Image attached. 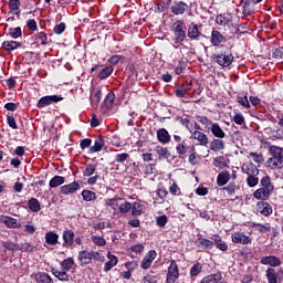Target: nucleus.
Returning <instances> with one entry per match:
<instances>
[{
    "label": "nucleus",
    "mask_w": 283,
    "mask_h": 283,
    "mask_svg": "<svg viewBox=\"0 0 283 283\" xmlns=\"http://www.w3.org/2000/svg\"><path fill=\"white\" fill-rule=\"evenodd\" d=\"M176 150H177V154H179V156L187 154V145L185 144V142H182L181 144H178L176 147Z\"/></svg>",
    "instance_id": "62"
},
{
    "label": "nucleus",
    "mask_w": 283,
    "mask_h": 283,
    "mask_svg": "<svg viewBox=\"0 0 283 283\" xmlns=\"http://www.w3.org/2000/svg\"><path fill=\"white\" fill-rule=\"evenodd\" d=\"M196 244L199 249H205V250L213 249V235L210 238V240L206 238H199L196 241Z\"/></svg>",
    "instance_id": "21"
},
{
    "label": "nucleus",
    "mask_w": 283,
    "mask_h": 283,
    "mask_svg": "<svg viewBox=\"0 0 283 283\" xmlns=\"http://www.w3.org/2000/svg\"><path fill=\"white\" fill-rule=\"evenodd\" d=\"M265 275L269 283H277V272H275V269L269 268L265 272Z\"/></svg>",
    "instance_id": "41"
},
{
    "label": "nucleus",
    "mask_w": 283,
    "mask_h": 283,
    "mask_svg": "<svg viewBox=\"0 0 283 283\" xmlns=\"http://www.w3.org/2000/svg\"><path fill=\"white\" fill-rule=\"evenodd\" d=\"M74 266V258L70 256L61 262L62 271H70Z\"/></svg>",
    "instance_id": "43"
},
{
    "label": "nucleus",
    "mask_w": 283,
    "mask_h": 283,
    "mask_svg": "<svg viewBox=\"0 0 283 283\" xmlns=\"http://www.w3.org/2000/svg\"><path fill=\"white\" fill-rule=\"evenodd\" d=\"M2 50H6V52H12L13 50H17L18 48H21V42L10 40L4 41L1 44Z\"/></svg>",
    "instance_id": "24"
},
{
    "label": "nucleus",
    "mask_w": 283,
    "mask_h": 283,
    "mask_svg": "<svg viewBox=\"0 0 283 283\" xmlns=\"http://www.w3.org/2000/svg\"><path fill=\"white\" fill-rule=\"evenodd\" d=\"M106 258L108 261L104 264V272L109 273V271H112L113 268L118 264V258L112 254V252H107Z\"/></svg>",
    "instance_id": "15"
},
{
    "label": "nucleus",
    "mask_w": 283,
    "mask_h": 283,
    "mask_svg": "<svg viewBox=\"0 0 283 283\" xmlns=\"http://www.w3.org/2000/svg\"><path fill=\"white\" fill-rule=\"evenodd\" d=\"M44 238L46 244H50V247H56L59 244V234L54 231L46 232Z\"/></svg>",
    "instance_id": "23"
},
{
    "label": "nucleus",
    "mask_w": 283,
    "mask_h": 283,
    "mask_svg": "<svg viewBox=\"0 0 283 283\" xmlns=\"http://www.w3.org/2000/svg\"><path fill=\"white\" fill-rule=\"evenodd\" d=\"M118 209L122 214L129 213V211H132V203L129 201H125L118 206Z\"/></svg>",
    "instance_id": "49"
},
{
    "label": "nucleus",
    "mask_w": 283,
    "mask_h": 283,
    "mask_svg": "<svg viewBox=\"0 0 283 283\" xmlns=\"http://www.w3.org/2000/svg\"><path fill=\"white\" fill-rule=\"evenodd\" d=\"M74 238H75V234L73 230H64L62 234V240H63L62 245L64 247V249H70L71 247L74 245Z\"/></svg>",
    "instance_id": "9"
},
{
    "label": "nucleus",
    "mask_w": 283,
    "mask_h": 283,
    "mask_svg": "<svg viewBox=\"0 0 283 283\" xmlns=\"http://www.w3.org/2000/svg\"><path fill=\"white\" fill-rule=\"evenodd\" d=\"M258 175H250L247 179L248 187H258V182H260V179L255 177Z\"/></svg>",
    "instance_id": "55"
},
{
    "label": "nucleus",
    "mask_w": 283,
    "mask_h": 283,
    "mask_svg": "<svg viewBox=\"0 0 283 283\" xmlns=\"http://www.w3.org/2000/svg\"><path fill=\"white\" fill-rule=\"evenodd\" d=\"M61 185H65V177L57 175L54 176L49 182V187L51 189H56V187H61Z\"/></svg>",
    "instance_id": "31"
},
{
    "label": "nucleus",
    "mask_w": 283,
    "mask_h": 283,
    "mask_svg": "<svg viewBox=\"0 0 283 283\" xmlns=\"http://www.w3.org/2000/svg\"><path fill=\"white\" fill-rule=\"evenodd\" d=\"M77 260L80 262V266H87V264H92V254L91 251L82 250L77 254Z\"/></svg>",
    "instance_id": "13"
},
{
    "label": "nucleus",
    "mask_w": 283,
    "mask_h": 283,
    "mask_svg": "<svg viewBox=\"0 0 283 283\" xmlns=\"http://www.w3.org/2000/svg\"><path fill=\"white\" fill-rule=\"evenodd\" d=\"M261 264H268L269 266H281L282 261L275 255L263 256L260 260Z\"/></svg>",
    "instance_id": "16"
},
{
    "label": "nucleus",
    "mask_w": 283,
    "mask_h": 283,
    "mask_svg": "<svg viewBox=\"0 0 283 283\" xmlns=\"http://www.w3.org/2000/svg\"><path fill=\"white\" fill-rule=\"evenodd\" d=\"M9 10L12 14L19 17L21 14V1L20 0H9Z\"/></svg>",
    "instance_id": "29"
},
{
    "label": "nucleus",
    "mask_w": 283,
    "mask_h": 283,
    "mask_svg": "<svg viewBox=\"0 0 283 283\" xmlns=\"http://www.w3.org/2000/svg\"><path fill=\"white\" fill-rule=\"evenodd\" d=\"M241 170L243 174H247V176H258V174H260V169H258V166L253 163L243 164Z\"/></svg>",
    "instance_id": "17"
},
{
    "label": "nucleus",
    "mask_w": 283,
    "mask_h": 283,
    "mask_svg": "<svg viewBox=\"0 0 283 283\" xmlns=\"http://www.w3.org/2000/svg\"><path fill=\"white\" fill-rule=\"evenodd\" d=\"M0 222L1 224H6L8 229H21V222L12 217L1 216Z\"/></svg>",
    "instance_id": "8"
},
{
    "label": "nucleus",
    "mask_w": 283,
    "mask_h": 283,
    "mask_svg": "<svg viewBox=\"0 0 283 283\" xmlns=\"http://www.w3.org/2000/svg\"><path fill=\"white\" fill-rule=\"evenodd\" d=\"M179 275L180 274L178 272V264L176 263V261H171L170 265L168 268L166 282L167 283H175L176 280H178Z\"/></svg>",
    "instance_id": "6"
},
{
    "label": "nucleus",
    "mask_w": 283,
    "mask_h": 283,
    "mask_svg": "<svg viewBox=\"0 0 283 283\" xmlns=\"http://www.w3.org/2000/svg\"><path fill=\"white\" fill-rule=\"evenodd\" d=\"M18 251H22L23 253H34L36 248L32 243L24 242L18 245Z\"/></svg>",
    "instance_id": "35"
},
{
    "label": "nucleus",
    "mask_w": 283,
    "mask_h": 283,
    "mask_svg": "<svg viewBox=\"0 0 283 283\" xmlns=\"http://www.w3.org/2000/svg\"><path fill=\"white\" fill-rule=\"evenodd\" d=\"M202 273V265L200 263H196L191 269H190V275L191 277H196Z\"/></svg>",
    "instance_id": "51"
},
{
    "label": "nucleus",
    "mask_w": 283,
    "mask_h": 283,
    "mask_svg": "<svg viewBox=\"0 0 283 283\" xmlns=\"http://www.w3.org/2000/svg\"><path fill=\"white\" fill-rule=\"evenodd\" d=\"M103 147H105V138L103 136H97L94 145L90 147L88 154H98V151H103Z\"/></svg>",
    "instance_id": "14"
},
{
    "label": "nucleus",
    "mask_w": 283,
    "mask_h": 283,
    "mask_svg": "<svg viewBox=\"0 0 283 283\" xmlns=\"http://www.w3.org/2000/svg\"><path fill=\"white\" fill-rule=\"evenodd\" d=\"M189 6L186 2L178 1V2H175V6L171 7V12L172 14H176V15L185 14Z\"/></svg>",
    "instance_id": "22"
},
{
    "label": "nucleus",
    "mask_w": 283,
    "mask_h": 283,
    "mask_svg": "<svg viewBox=\"0 0 283 283\" xmlns=\"http://www.w3.org/2000/svg\"><path fill=\"white\" fill-rule=\"evenodd\" d=\"M210 43H212L214 48H218L220 43H224V35H222V33H220V31L218 30H212L211 36H210Z\"/></svg>",
    "instance_id": "20"
},
{
    "label": "nucleus",
    "mask_w": 283,
    "mask_h": 283,
    "mask_svg": "<svg viewBox=\"0 0 283 283\" xmlns=\"http://www.w3.org/2000/svg\"><path fill=\"white\" fill-rule=\"evenodd\" d=\"M129 158V154L127 153H122L117 154L115 157V163H125Z\"/></svg>",
    "instance_id": "61"
},
{
    "label": "nucleus",
    "mask_w": 283,
    "mask_h": 283,
    "mask_svg": "<svg viewBox=\"0 0 283 283\" xmlns=\"http://www.w3.org/2000/svg\"><path fill=\"white\" fill-rule=\"evenodd\" d=\"M233 54L231 53H214L212 55V61L218 63L221 67H229L233 63Z\"/></svg>",
    "instance_id": "4"
},
{
    "label": "nucleus",
    "mask_w": 283,
    "mask_h": 283,
    "mask_svg": "<svg viewBox=\"0 0 283 283\" xmlns=\"http://www.w3.org/2000/svg\"><path fill=\"white\" fill-rule=\"evenodd\" d=\"M3 249H7L8 251H19V244L12 242V241H2Z\"/></svg>",
    "instance_id": "47"
},
{
    "label": "nucleus",
    "mask_w": 283,
    "mask_h": 283,
    "mask_svg": "<svg viewBox=\"0 0 283 283\" xmlns=\"http://www.w3.org/2000/svg\"><path fill=\"white\" fill-rule=\"evenodd\" d=\"M94 171H96V165L88 164V165H86V167L83 171V176L90 177L94 174Z\"/></svg>",
    "instance_id": "54"
},
{
    "label": "nucleus",
    "mask_w": 283,
    "mask_h": 283,
    "mask_svg": "<svg viewBox=\"0 0 283 283\" xmlns=\"http://www.w3.org/2000/svg\"><path fill=\"white\" fill-rule=\"evenodd\" d=\"M7 124L11 129H19V126L17 125V119H14V116L8 114L7 115Z\"/></svg>",
    "instance_id": "57"
},
{
    "label": "nucleus",
    "mask_w": 283,
    "mask_h": 283,
    "mask_svg": "<svg viewBox=\"0 0 283 283\" xmlns=\"http://www.w3.org/2000/svg\"><path fill=\"white\" fill-rule=\"evenodd\" d=\"M114 101H116V94H114V92H109L103 102L104 106L107 108L112 107V105H114Z\"/></svg>",
    "instance_id": "46"
},
{
    "label": "nucleus",
    "mask_w": 283,
    "mask_h": 283,
    "mask_svg": "<svg viewBox=\"0 0 283 283\" xmlns=\"http://www.w3.org/2000/svg\"><path fill=\"white\" fill-rule=\"evenodd\" d=\"M210 149L211 151H222L224 149V142L222 139H213L210 143Z\"/></svg>",
    "instance_id": "39"
},
{
    "label": "nucleus",
    "mask_w": 283,
    "mask_h": 283,
    "mask_svg": "<svg viewBox=\"0 0 283 283\" xmlns=\"http://www.w3.org/2000/svg\"><path fill=\"white\" fill-rule=\"evenodd\" d=\"M80 147L81 149L85 150L87 149L88 147H92V139L90 138H84L80 142Z\"/></svg>",
    "instance_id": "63"
},
{
    "label": "nucleus",
    "mask_w": 283,
    "mask_h": 283,
    "mask_svg": "<svg viewBox=\"0 0 283 283\" xmlns=\"http://www.w3.org/2000/svg\"><path fill=\"white\" fill-rule=\"evenodd\" d=\"M118 200H123V198L114 197L112 199H106L105 207H111L116 210V207H118Z\"/></svg>",
    "instance_id": "48"
},
{
    "label": "nucleus",
    "mask_w": 283,
    "mask_h": 283,
    "mask_svg": "<svg viewBox=\"0 0 283 283\" xmlns=\"http://www.w3.org/2000/svg\"><path fill=\"white\" fill-rule=\"evenodd\" d=\"M157 138L159 143H163L164 145H167V143H170L171 136L169 135V132L165 128H160L157 130Z\"/></svg>",
    "instance_id": "25"
},
{
    "label": "nucleus",
    "mask_w": 283,
    "mask_h": 283,
    "mask_svg": "<svg viewBox=\"0 0 283 283\" xmlns=\"http://www.w3.org/2000/svg\"><path fill=\"white\" fill-rule=\"evenodd\" d=\"M235 189H238L235 182H230L227 187H223V191H227L229 196H233V193H235Z\"/></svg>",
    "instance_id": "60"
},
{
    "label": "nucleus",
    "mask_w": 283,
    "mask_h": 283,
    "mask_svg": "<svg viewBox=\"0 0 283 283\" xmlns=\"http://www.w3.org/2000/svg\"><path fill=\"white\" fill-rule=\"evenodd\" d=\"M76 191H81V184L77 181L60 187V193H62V196H70L72 193H76Z\"/></svg>",
    "instance_id": "5"
},
{
    "label": "nucleus",
    "mask_w": 283,
    "mask_h": 283,
    "mask_svg": "<svg viewBox=\"0 0 283 283\" xmlns=\"http://www.w3.org/2000/svg\"><path fill=\"white\" fill-rule=\"evenodd\" d=\"M35 282L38 283H52V276L45 272H39L35 274Z\"/></svg>",
    "instance_id": "36"
},
{
    "label": "nucleus",
    "mask_w": 283,
    "mask_h": 283,
    "mask_svg": "<svg viewBox=\"0 0 283 283\" xmlns=\"http://www.w3.org/2000/svg\"><path fill=\"white\" fill-rule=\"evenodd\" d=\"M273 192H271L270 190H266V188H259L253 192V197L256 200H269L271 198V195Z\"/></svg>",
    "instance_id": "19"
},
{
    "label": "nucleus",
    "mask_w": 283,
    "mask_h": 283,
    "mask_svg": "<svg viewBox=\"0 0 283 283\" xmlns=\"http://www.w3.org/2000/svg\"><path fill=\"white\" fill-rule=\"evenodd\" d=\"M210 129L212 136H214L216 138H224L227 136V134L224 133V130H222L218 123L212 124Z\"/></svg>",
    "instance_id": "32"
},
{
    "label": "nucleus",
    "mask_w": 283,
    "mask_h": 283,
    "mask_svg": "<svg viewBox=\"0 0 283 283\" xmlns=\"http://www.w3.org/2000/svg\"><path fill=\"white\" fill-rule=\"evenodd\" d=\"M228 163H229V160H227V158H224L223 156H219V157L214 158V160H213V165L218 169H226V167H229Z\"/></svg>",
    "instance_id": "37"
},
{
    "label": "nucleus",
    "mask_w": 283,
    "mask_h": 283,
    "mask_svg": "<svg viewBox=\"0 0 283 283\" xmlns=\"http://www.w3.org/2000/svg\"><path fill=\"white\" fill-rule=\"evenodd\" d=\"M216 23L218 25H223V28H229L231 25V18L227 15L219 14L216 18Z\"/></svg>",
    "instance_id": "38"
},
{
    "label": "nucleus",
    "mask_w": 283,
    "mask_h": 283,
    "mask_svg": "<svg viewBox=\"0 0 283 283\" xmlns=\"http://www.w3.org/2000/svg\"><path fill=\"white\" fill-rule=\"evenodd\" d=\"M51 273H53L54 277H57L60 282H70V275L65 270L59 271L53 268L51 269Z\"/></svg>",
    "instance_id": "28"
},
{
    "label": "nucleus",
    "mask_w": 283,
    "mask_h": 283,
    "mask_svg": "<svg viewBox=\"0 0 283 283\" xmlns=\"http://www.w3.org/2000/svg\"><path fill=\"white\" fill-rule=\"evenodd\" d=\"M143 283H158V276L155 275L154 272H150L146 276H144Z\"/></svg>",
    "instance_id": "53"
},
{
    "label": "nucleus",
    "mask_w": 283,
    "mask_h": 283,
    "mask_svg": "<svg viewBox=\"0 0 283 283\" xmlns=\"http://www.w3.org/2000/svg\"><path fill=\"white\" fill-rule=\"evenodd\" d=\"M256 208L259 213H261V216H265V218H269V216L273 213V207H271V205L264 200L259 201L256 203Z\"/></svg>",
    "instance_id": "12"
},
{
    "label": "nucleus",
    "mask_w": 283,
    "mask_h": 283,
    "mask_svg": "<svg viewBox=\"0 0 283 283\" xmlns=\"http://www.w3.org/2000/svg\"><path fill=\"white\" fill-rule=\"evenodd\" d=\"M158 253L156 250H150L148 253H146L144 261H143V269H149L153 264V262L156 260V256Z\"/></svg>",
    "instance_id": "18"
},
{
    "label": "nucleus",
    "mask_w": 283,
    "mask_h": 283,
    "mask_svg": "<svg viewBox=\"0 0 283 283\" xmlns=\"http://www.w3.org/2000/svg\"><path fill=\"white\" fill-rule=\"evenodd\" d=\"M261 188L262 189H266L268 191L272 192L273 193V184L271 182V177L269 176H264L262 179H261Z\"/></svg>",
    "instance_id": "40"
},
{
    "label": "nucleus",
    "mask_w": 283,
    "mask_h": 283,
    "mask_svg": "<svg viewBox=\"0 0 283 283\" xmlns=\"http://www.w3.org/2000/svg\"><path fill=\"white\" fill-rule=\"evenodd\" d=\"M190 138L192 140H198V143H199V145H201V147H207V145H209V137L200 130L192 132Z\"/></svg>",
    "instance_id": "11"
},
{
    "label": "nucleus",
    "mask_w": 283,
    "mask_h": 283,
    "mask_svg": "<svg viewBox=\"0 0 283 283\" xmlns=\"http://www.w3.org/2000/svg\"><path fill=\"white\" fill-rule=\"evenodd\" d=\"M229 180H231V174L229 171H222L217 177V185L218 187H224Z\"/></svg>",
    "instance_id": "27"
},
{
    "label": "nucleus",
    "mask_w": 283,
    "mask_h": 283,
    "mask_svg": "<svg viewBox=\"0 0 283 283\" xmlns=\"http://www.w3.org/2000/svg\"><path fill=\"white\" fill-rule=\"evenodd\" d=\"M200 28H202V25H198L193 22L189 25V28H188V38H189L190 41H198L200 39V36H205L200 32Z\"/></svg>",
    "instance_id": "7"
},
{
    "label": "nucleus",
    "mask_w": 283,
    "mask_h": 283,
    "mask_svg": "<svg viewBox=\"0 0 283 283\" xmlns=\"http://www.w3.org/2000/svg\"><path fill=\"white\" fill-rule=\"evenodd\" d=\"M8 35L11 36V39H21V36H23V31L21 30V27L10 28Z\"/></svg>",
    "instance_id": "42"
},
{
    "label": "nucleus",
    "mask_w": 283,
    "mask_h": 283,
    "mask_svg": "<svg viewBox=\"0 0 283 283\" xmlns=\"http://www.w3.org/2000/svg\"><path fill=\"white\" fill-rule=\"evenodd\" d=\"M35 41H41V45H48V34L45 32L35 34Z\"/></svg>",
    "instance_id": "56"
},
{
    "label": "nucleus",
    "mask_w": 283,
    "mask_h": 283,
    "mask_svg": "<svg viewBox=\"0 0 283 283\" xmlns=\"http://www.w3.org/2000/svg\"><path fill=\"white\" fill-rule=\"evenodd\" d=\"M81 196H82L84 202H94V200H96L98 198V196H96V192H94L92 190H83L81 192Z\"/></svg>",
    "instance_id": "33"
},
{
    "label": "nucleus",
    "mask_w": 283,
    "mask_h": 283,
    "mask_svg": "<svg viewBox=\"0 0 283 283\" xmlns=\"http://www.w3.org/2000/svg\"><path fill=\"white\" fill-rule=\"evenodd\" d=\"M172 32L175 33V43H182L187 38V33L185 32V21H176L172 25Z\"/></svg>",
    "instance_id": "3"
},
{
    "label": "nucleus",
    "mask_w": 283,
    "mask_h": 283,
    "mask_svg": "<svg viewBox=\"0 0 283 283\" xmlns=\"http://www.w3.org/2000/svg\"><path fill=\"white\" fill-rule=\"evenodd\" d=\"M28 209L32 211L33 213H39L41 211V202H39V199L32 197L28 200Z\"/></svg>",
    "instance_id": "26"
},
{
    "label": "nucleus",
    "mask_w": 283,
    "mask_h": 283,
    "mask_svg": "<svg viewBox=\"0 0 283 283\" xmlns=\"http://www.w3.org/2000/svg\"><path fill=\"white\" fill-rule=\"evenodd\" d=\"M213 244L219 251H229V245H227V242L222 241V238L218 234L213 235Z\"/></svg>",
    "instance_id": "30"
},
{
    "label": "nucleus",
    "mask_w": 283,
    "mask_h": 283,
    "mask_svg": "<svg viewBox=\"0 0 283 283\" xmlns=\"http://www.w3.org/2000/svg\"><path fill=\"white\" fill-rule=\"evenodd\" d=\"M156 154L160 156L161 158H169L171 156V153H169V149L167 147L157 146L155 148Z\"/></svg>",
    "instance_id": "45"
},
{
    "label": "nucleus",
    "mask_w": 283,
    "mask_h": 283,
    "mask_svg": "<svg viewBox=\"0 0 283 283\" xmlns=\"http://www.w3.org/2000/svg\"><path fill=\"white\" fill-rule=\"evenodd\" d=\"M65 97L61 95H45L38 101L36 107L38 109H44V107H50V105H54V103H61Z\"/></svg>",
    "instance_id": "2"
},
{
    "label": "nucleus",
    "mask_w": 283,
    "mask_h": 283,
    "mask_svg": "<svg viewBox=\"0 0 283 283\" xmlns=\"http://www.w3.org/2000/svg\"><path fill=\"white\" fill-rule=\"evenodd\" d=\"M92 242H94V244H96L97 247H105V244H107V241L105 240V238L103 237H98V235H92L91 237Z\"/></svg>",
    "instance_id": "50"
},
{
    "label": "nucleus",
    "mask_w": 283,
    "mask_h": 283,
    "mask_svg": "<svg viewBox=\"0 0 283 283\" xmlns=\"http://www.w3.org/2000/svg\"><path fill=\"white\" fill-rule=\"evenodd\" d=\"M253 227H259L258 231H260V233H269L271 232V224H262V223H253Z\"/></svg>",
    "instance_id": "52"
},
{
    "label": "nucleus",
    "mask_w": 283,
    "mask_h": 283,
    "mask_svg": "<svg viewBox=\"0 0 283 283\" xmlns=\"http://www.w3.org/2000/svg\"><path fill=\"white\" fill-rule=\"evenodd\" d=\"M156 222H157V227H161L163 228V227H165L167 224L168 218L165 214L160 216V217L157 218Z\"/></svg>",
    "instance_id": "64"
},
{
    "label": "nucleus",
    "mask_w": 283,
    "mask_h": 283,
    "mask_svg": "<svg viewBox=\"0 0 283 283\" xmlns=\"http://www.w3.org/2000/svg\"><path fill=\"white\" fill-rule=\"evenodd\" d=\"M130 209H132V216H140V213H143V208L138 202H134Z\"/></svg>",
    "instance_id": "59"
},
{
    "label": "nucleus",
    "mask_w": 283,
    "mask_h": 283,
    "mask_svg": "<svg viewBox=\"0 0 283 283\" xmlns=\"http://www.w3.org/2000/svg\"><path fill=\"white\" fill-rule=\"evenodd\" d=\"M271 157L266 161L269 169H282L283 167V149L277 146L270 147Z\"/></svg>",
    "instance_id": "1"
},
{
    "label": "nucleus",
    "mask_w": 283,
    "mask_h": 283,
    "mask_svg": "<svg viewBox=\"0 0 283 283\" xmlns=\"http://www.w3.org/2000/svg\"><path fill=\"white\" fill-rule=\"evenodd\" d=\"M237 101L242 105V107H245V109H249L251 107V104L249 103V97L244 93L239 94L237 96Z\"/></svg>",
    "instance_id": "44"
},
{
    "label": "nucleus",
    "mask_w": 283,
    "mask_h": 283,
    "mask_svg": "<svg viewBox=\"0 0 283 283\" xmlns=\"http://www.w3.org/2000/svg\"><path fill=\"white\" fill-rule=\"evenodd\" d=\"M66 28L67 25H65L64 22H61L53 28V32L54 34H63Z\"/></svg>",
    "instance_id": "58"
},
{
    "label": "nucleus",
    "mask_w": 283,
    "mask_h": 283,
    "mask_svg": "<svg viewBox=\"0 0 283 283\" xmlns=\"http://www.w3.org/2000/svg\"><path fill=\"white\" fill-rule=\"evenodd\" d=\"M113 72V66H106L98 73L97 78H99V81H105V78H109V76H112Z\"/></svg>",
    "instance_id": "34"
},
{
    "label": "nucleus",
    "mask_w": 283,
    "mask_h": 283,
    "mask_svg": "<svg viewBox=\"0 0 283 283\" xmlns=\"http://www.w3.org/2000/svg\"><path fill=\"white\" fill-rule=\"evenodd\" d=\"M231 240L234 244H251L252 242L251 237H248L242 232H234Z\"/></svg>",
    "instance_id": "10"
}]
</instances>
